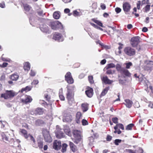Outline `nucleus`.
<instances>
[{"mask_svg":"<svg viewBox=\"0 0 153 153\" xmlns=\"http://www.w3.org/2000/svg\"><path fill=\"white\" fill-rule=\"evenodd\" d=\"M44 111V109L43 108L39 107L35 109L34 113L36 115H41L43 114Z\"/></svg>","mask_w":153,"mask_h":153,"instance_id":"15","label":"nucleus"},{"mask_svg":"<svg viewBox=\"0 0 153 153\" xmlns=\"http://www.w3.org/2000/svg\"><path fill=\"white\" fill-rule=\"evenodd\" d=\"M90 23L91 24V25L92 26L94 27L95 28L97 29L99 27H98V26L96 25H95V24L92 22H90Z\"/></svg>","mask_w":153,"mask_h":153,"instance_id":"58","label":"nucleus"},{"mask_svg":"<svg viewBox=\"0 0 153 153\" xmlns=\"http://www.w3.org/2000/svg\"><path fill=\"white\" fill-rule=\"evenodd\" d=\"M150 5H146L144 8V11L145 12L149 11L150 9Z\"/></svg>","mask_w":153,"mask_h":153,"instance_id":"42","label":"nucleus"},{"mask_svg":"<svg viewBox=\"0 0 153 153\" xmlns=\"http://www.w3.org/2000/svg\"><path fill=\"white\" fill-rule=\"evenodd\" d=\"M121 140L117 139L114 140V143L116 145H118L119 143L121 142Z\"/></svg>","mask_w":153,"mask_h":153,"instance_id":"48","label":"nucleus"},{"mask_svg":"<svg viewBox=\"0 0 153 153\" xmlns=\"http://www.w3.org/2000/svg\"><path fill=\"white\" fill-rule=\"evenodd\" d=\"M148 30V28L146 27H143L142 29V31L144 32H147Z\"/></svg>","mask_w":153,"mask_h":153,"instance_id":"62","label":"nucleus"},{"mask_svg":"<svg viewBox=\"0 0 153 153\" xmlns=\"http://www.w3.org/2000/svg\"><path fill=\"white\" fill-rule=\"evenodd\" d=\"M20 132L25 138L27 139L30 137V139L32 140L34 143H35V140L33 137L30 134H28L26 130L23 129H20Z\"/></svg>","mask_w":153,"mask_h":153,"instance_id":"7","label":"nucleus"},{"mask_svg":"<svg viewBox=\"0 0 153 153\" xmlns=\"http://www.w3.org/2000/svg\"><path fill=\"white\" fill-rule=\"evenodd\" d=\"M64 12L66 13H69L70 11V9L68 8H66L64 10Z\"/></svg>","mask_w":153,"mask_h":153,"instance_id":"60","label":"nucleus"},{"mask_svg":"<svg viewBox=\"0 0 153 153\" xmlns=\"http://www.w3.org/2000/svg\"><path fill=\"white\" fill-rule=\"evenodd\" d=\"M31 90V88L29 86H27L25 88H23L21 90V91L23 92L25 91L26 92H27Z\"/></svg>","mask_w":153,"mask_h":153,"instance_id":"40","label":"nucleus"},{"mask_svg":"<svg viewBox=\"0 0 153 153\" xmlns=\"http://www.w3.org/2000/svg\"><path fill=\"white\" fill-rule=\"evenodd\" d=\"M16 95L15 93L12 90H7L4 94H1V97L4 98L5 99H7L14 97Z\"/></svg>","mask_w":153,"mask_h":153,"instance_id":"2","label":"nucleus"},{"mask_svg":"<svg viewBox=\"0 0 153 153\" xmlns=\"http://www.w3.org/2000/svg\"><path fill=\"white\" fill-rule=\"evenodd\" d=\"M53 148L56 150L60 149L61 147V143L60 141L55 140L53 143Z\"/></svg>","mask_w":153,"mask_h":153,"instance_id":"13","label":"nucleus"},{"mask_svg":"<svg viewBox=\"0 0 153 153\" xmlns=\"http://www.w3.org/2000/svg\"><path fill=\"white\" fill-rule=\"evenodd\" d=\"M115 11L117 13H119L121 11V9L119 7H117L115 9Z\"/></svg>","mask_w":153,"mask_h":153,"instance_id":"53","label":"nucleus"},{"mask_svg":"<svg viewBox=\"0 0 153 153\" xmlns=\"http://www.w3.org/2000/svg\"><path fill=\"white\" fill-rule=\"evenodd\" d=\"M100 7L101 9L103 10L105 9L106 8V6L104 4H102L100 6Z\"/></svg>","mask_w":153,"mask_h":153,"instance_id":"63","label":"nucleus"},{"mask_svg":"<svg viewBox=\"0 0 153 153\" xmlns=\"http://www.w3.org/2000/svg\"><path fill=\"white\" fill-rule=\"evenodd\" d=\"M115 67V65L113 63H110L108 64L105 67V68L106 69H110L111 68H114Z\"/></svg>","mask_w":153,"mask_h":153,"instance_id":"35","label":"nucleus"},{"mask_svg":"<svg viewBox=\"0 0 153 153\" xmlns=\"http://www.w3.org/2000/svg\"><path fill=\"white\" fill-rule=\"evenodd\" d=\"M109 89V87H106L101 92L100 95V97H102L104 96L107 93Z\"/></svg>","mask_w":153,"mask_h":153,"instance_id":"25","label":"nucleus"},{"mask_svg":"<svg viewBox=\"0 0 153 153\" xmlns=\"http://www.w3.org/2000/svg\"><path fill=\"white\" fill-rule=\"evenodd\" d=\"M67 146V144L66 143L63 144L61 150V151L62 152H64L66 151Z\"/></svg>","mask_w":153,"mask_h":153,"instance_id":"39","label":"nucleus"},{"mask_svg":"<svg viewBox=\"0 0 153 153\" xmlns=\"http://www.w3.org/2000/svg\"><path fill=\"white\" fill-rule=\"evenodd\" d=\"M118 44L119 45V46L118 48V49L119 50H121V49L123 48V45L120 43H118Z\"/></svg>","mask_w":153,"mask_h":153,"instance_id":"56","label":"nucleus"},{"mask_svg":"<svg viewBox=\"0 0 153 153\" xmlns=\"http://www.w3.org/2000/svg\"><path fill=\"white\" fill-rule=\"evenodd\" d=\"M69 146L71 150L74 152H76L77 150L76 146L72 142H70Z\"/></svg>","mask_w":153,"mask_h":153,"instance_id":"22","label":"nucleus"},{"mask_svg":"<svg viewBox=\"0 0 153 153\" xmlns=\"http://www.w3.org/2000/svg\"><path fill=\"white\" fill-rule=\"evenodd\" d=\"M124 52L126 55L130 56H134L136 53L135 49L131 47H125L124 49Z\"/></svg>","mask_w":153,"mask_h":153,"instance_id":"4","label":"nucleus"},{"mask_svg":"<svg viewBox=\"0 0 153 153\" xmlns=\"http://www.w3.org/2000/svg\"><path fill=\"white\" fill-rule=\"evenodd\" d=\"M82 124L83 126H85L88 124V122L85 119H83L82 121Z\"/></svg>","mask_w":153,"mask_h":153,"instance_id":"45","label":"nucleus"},{"mask_svg":"<svg viewBox=\"0 0 153 153\" xmlns=\"http://www.w3.org/2000/svg\"><path fill=\"white\" fill-rule=\"evenodd\" d=\"M88 81L90 84H92L94 83L93 77L92 76H89L88 77Z\"/></svg>","mask_w":153,"mask_h":153,"instance_id":"38","label":"nucleus"},{"mask_svg":"<svg viewBox=\"0 0 153 153\" xmlns=\"http://www.w3.org/2000/svg\"><path fill=\"white\" fill-rule=\"evenodd\" d=\"M42 133L45 141L48 143H51L52 141V138L51 137L49 132L45 129H43Z\"/></svg>","mask_w":153,"mask_h":153,"instance_id":"3","label":"nucleus"},{"mask_svg":"<svg viewBox=\"0 0 153 153\" xmlns=\"http://www.w3.org/2000/svg\"><path fill=\"white\" fill-rule=\"evenodd\" d=\"M122 74H124L126 76L128 77H130L131 75V74L129 72V71L128 70L125 68H124L123 71L122 72Z\"/></svg>","mask_w":153,"mask_h":153,"instance_id":"24","label":"nucleus"},{"mask_svg":"<svg viewBox=\"0 0 153 153\" xmlns=\"http://www.w3.org/2000/svg\"><path fill=\"white\" fill-rule=\"evenodd\" d=\"M89 105L87 103H83L81 104V108L83 112L87 111Z\"/></svg>","mask_w":153,"mask_h":153,"instance_id":"19","label":"nucleus"},{"mask_svg":"<svg viewBox=\"0 0 153 153\" xmlns=\"http://www.w3.org/2000/svg\"><path fill=\"white\" fill-rule=\"evenodd\" d=\"M5 6V3L4 1L0 3V7L2 8H4Z\"/></svg>","mask_w":153,"mask_h":153,"instance_id":"55","label":"nucleus"},{"mask_svg":"<svg viewBox=\"0 0 153 153\" xmlns=\"http://www.w3.org/2000/svg\"><path fill=\"white\" fill-rule=\"evenodd\" d=\"M125 65H126V69H129L131 66L132 65V64L131 62H129L128 63H126Z\"/></svg>","mask_w":153,"mask_h":153,"instance_id":"43","label":"nucleus"},{"mask_svg":"<svg viewBox=\"0 0 153 153\" xmlns=\"http://www.w3.org/2000/svg\"><path fill=\"white\" fill-rule=\"evenodd\" d=\"M64 132L67 135L70 136H71V132L70 129H69V128L66 129L65 128L64 129Z\"/></svg>","mask_w":153,"mask_h":153,"instance_id":"36","label":"nucleus"},{"mask_svg":"<svg viewBox=\"0 0 153 153\" xmlns=\"http://www.w3.org/2000/svg\"><path fill=\"white\" fill-rule=\"evenodd\" d=\"M119 128L123 130L124 129V128L123 125L121 123H118L116 125V126L114 127L115 130H117L118 128Z\"/></svg>","mask_w":153,"mask_h":153,"instance_id":"28","label":"nucleus"},{"mask_svg":"<svg viewBox=\"0 0 153 153\" xmlns=\"http://www.w3.org/2000/svg\"><path fill=\"white\" fill-rule=\"evenodd\" d=\"M52 29L56 30L59 28L60 26L62 25L61 23L58 21L50 22L48 25Z\"/></svg>","mask_w":153,"mask_h":153,"instance_id":"6","label":"nucleus"},{"mask_svg":"<svg viewBox=\"0 0 153 153\" xmlns=\"http://www.w3.org/2000/svg\"><path fill=\"white\" fill-rule=\"evenodd\" d=\"M99 45L101 46V47L102 48L107 49L108 46L103 44V43L101 42H100L99 43Z\"/></svg>","mask_w":153,"mask_h":153,"instance_id":"49","label":"nucleus"},{"mask_svg":"<svg viewBox=\"0 0 153 153\" xmlns=\"http://www.w3.org/2000/svg\"><path fill=\"white\" fill-rule=\"evenodd\" d=\"M53 16L55 19H59L60 17V12L58 11L55 12L53 13Z\"/></svg>","mask_w":153,"mask_h":153,"instance_id":"27","label":"nucleus"},{"mask_svg":"<svg viewBox=\"0 0 153 153\" xmlns=\"http://www.w3.org/2000/svg\"><path fill=\"white\" fill-rule=\"evenodd\" d=\"M24 7L25 10L27 12L29 11L30 8V7L29 5L27 4H25L24 5Z\"/></svg>","mask_w":153,"mask_h":153,"instance_id":"41","label":"nucleus"},{"mask_svg":"<svg viewBox=\"0 0 153 153\" xmlns=\"http://www.w3.org/2000/svg\"><path fill=\"white\" fill-rule=\"evenodd\" d=\"M116 68L117 71L120 72L121 74H122V72L124 68L122 67L120 64H117L116 66Z\"/></svg>","mask_w":153,"mask_h":153,"instance_id":"23","label":"nucleus"},{"mask_svg":"<svg viewBox=\"0 0 153 153\" xmlns=\"http://www.w3.org/2000/svg\"><path fill=\"white\" fill-rule=\"evenodd\" d=\"M72 116L70 114H67L65 118V120L67 122H71L72 120Z\"/></svg>","mask_w":153,"mask_h":153,"instance_id":"30","label":"nucleus"},{"mask_svg":"<svg viewBox=\"0 0 153 153\" xmlns=\"http://www.w3.org/2000/svg\"><path fill=\"white\" fill-rule=\"evenodd\" d=\"M25 97L24 98H22L21 100L23 104H27L32 101L33 99L30 96L26 95Z\"/></svg>","mask_w":153,"mask_h":153,"instance_id":"10","label":"nucleus"},{"mask_svg":"<svg viewBox=\"0 0 153 153\" xmlns=\"http://www.w3.org/2000/svg\"><path fill=\"white\" fill-rule=\"evenodd\" d=\"M65 80L68 84H72L74 83V79L70 72H67L65 75Z\"/></svg>","mask_w":153,"mask_h":153,"instance_id":"8","label":"nucleus"},{"mask_svg":"<svg viewBox=\"0 0 153 153\" xmlns=\"http://www.w3.org/2000/svg\"><path fill=\"white\" fill-rule=\"evenodd\" d=\"M73 134L75 139V141H74V142L75 143L77 144L81 140V136L77 130H74L73 132Z\"/></svg>","mask_w":153,"mask_h":153,"instance_id":"9","label":"nucleus"},{"mask_svg":"<svg viewBox=\"0 0 153 153\" xmlns=\"http://www.w3.org/2000/svg\"><path fill=\"white\" fill-rule=\"evenodd\" d=\"M8 65L7 63V62H4L2 64L0 65V67L1 68H5Z\"/></svg>","mask_w":153,"mask_h":153,"instance_id":"51","label":"nucleus"},{"mask_svg":"<svg viewBox=\"0 0 153 153\" xmlns=\"http://www.w3.org/2000/svg\"><path fill=\"white\" fill-rule=\"evenodd\" d=\"M53 38L56 40L59 41H63L62 35L61 33L57 32H55L53 34Z\"/></svg>","mask_w":153,"mask_h":153,"instance_id":"12","label":"nucleus"},{"mask_svg":"<svg viewBox=\"0 0 153 153\" xmlns=\"http://www.w3.org/2000/svg\"><path fill=\"white\" fill-rule=\"evenodd\" d=\"M75 88V86L73 85H68L67 87V90L66 94V98L69 104L71 105L74 102V96Z\"/></svg>","mask_w":153,"mask_h":153,"instance_id":"1","label":"nucleus"},{"mask_svg":"<svg viewBox=\"0 0 153 153\" xmlns=\"http://www.w3.org/2000/svg\"><path fill=\"white\" fill-rule=\"evenodd\" d=\"M30 74V76H33L35 75L36 73L34 71L31 70Z\"/></svg>","mask_w":153,"mask_h":153,"instance_id":"52","label":"nucleus"},{"mask_svg":"<svg viewBox=\"0 0 153 153\" xmlns=\"http://www.w3.org/2000/svg\"><path fill=\"white\" fill-rule=\"evenodd\" d=\"M86 90L85 91L87 96L89 97H91L93 94V90L90 87L88 86L86 87Z\"/></svg>","mask_w":153,"mask_h":153,"instance_id":"14","label":"nucleus"},{"mask_svg":"<svg viewBox=\"0 0 153 153\" xmlns=\"http://www.w3.org/2000/svg\"><path fill=\"white\" fill-rule=\"evenodd\" d=\"M39 83V81L37 80H34L32 82L31 84L32 85H36Z\"/></svg>","mask_w":153,"mask_h":153,"instance_id":"54","label":"nucleus"},{"mask_svg":"<svg viewBox=\"0 0 153 153\" xmlns=\"http://www.w3.org/2000/svg\"><path fill=\"white\" fill-rule=\"evenodd\" d=\"M59 96L60 99L62 101H64L65 100V98L62 94V89H60L59 91Z\"/></svg>","mask_w":153,"mask_h":153,"instance_id":"29","label":"nucleus"},{"mask_svg":"<svg viewBox=\"0 0 153 153\" xmlns=\"http://www.w3.org/2000/svg\"><path fill=\"white\" fill-rule=\"evenodd\" d=\"M19 78V76L17 73H14L13 74L10 75V79L12 81H16Z\"/></svg>","mask_w":153,"mask_h":153,"instance_id":"18","label":"nucleus"},{"mask_svg":"<svg viewBox=\"0 0 153 153\" xmlns=\"http://www.w3.org/2000/svg\"><path fill=\"white\" fill-rule=\"evenodd\" d=\"M73 14L75 16H79V13L76 10H74L73 11Z\"/></svg>","mask_w":153,"mask_h":153,"instance_id":"44","label":"nucleus"},{"mask_svg":"<svg viewBox=\"0 0 153 153\" xmlns=\"http://www.w3.org/2000/svg\"><path fill=\"white\" fill-rule=\"evenodd\" d=\"M107 70V71H106V74H114L115 72V70H113L110 69H108Z\"/></svg>","mask_w":153,"mask_h":153,"instance_id":"37","label":"nucleus"},{"mask_svg":"<svg viewBox=\"0 0 153 153\" xmlns=\"http://www.w3.org/2000/svg\"><path fill=\"white\" fill-rule=\"evenodd\" d=\"M106 60L105 59H103L100 62V64L102 65H104L106 62Z\"/></svg>","mask_w":153,"mask_h":153,"instance_id":"64","label":"nucleus"},{"mask_svg":"<svg viewBox=\"0 0 153 153\" xmlns=\"http://www.w3.org/2000/svg\"><path fill=\"white\" fill-rule=\"evenodd\" d=\"M23 127H24L25 128H26L27 129L29 128V126L26 123H24L22 126Z\"/></svg>","mask_w":153,"mask_h":153,"instance_id":"61","label":"nucleus"},{"mask_svg":"<svg viewBox=\"0 0 153 153\" xmlns=\"http://www.w3.org/2000/svg\"><path fill=\"white\" fill-rule=\"evenodd\" d=\"M82 116V114L80 112H77L76 114L75 121L78 124L80 123V119Z\"/></svg>","mask_w":153,"mask_h":153,"instance_id":"17","label":"nucleus"},{"mask_svg":"<svg viewBox=\"0 0 153 153\" xmlns=\"http://www.w3.org/2000/svg\"><path fill=\"white\" fill-rule=\"evenodd\" d=\"M64 133L61 131H58L56 133V137L59 139H60L63 137Z\"/></svg>","mask_w":153,"mask_h":153,"instance_id":"31","label":"nucleus"},{"mask_svg":"<svg viewBox=\"0 0 153 153\" xmlns=\"http://www.w3.org/2000/svg\"><path fill=\"white\" fill-rule=\"evenodd\" d=\"M140 1H138L137 4V8L138 10H140Z\"/></svg>","mask_w":153,"mask_h":153,"instance_id":"57","label":"nucleus"},{"mask_svg":"<svg viewBox=\"0 0 153 153\" xmlns=\"http://www.w3.org/2000/svg\"><path fill=\"white\" fill-rule=\"evenodd\" d=\"M112 139V137L109 134H108L106 138V140L108 141H111Z\"/></svg>","mask_w":153,"mask_h":153,"instance_id":"47","label":"nucleus"},{"mask_svg":"<svg viewBox=\"0 0 153 153\" xmlns=\"http://www.w3.org/2000/svg\"><path fill=\"white\" fill-rule=\"evenodd\" d=\"M2 139L4 142L7 141H8V139L7 136L4 134V133H2L1 134Z\"/></svg>","mask_w":153,"mask_h":153,"instance_id":"33","label":"nucleus"},{"mask_svg":"<svg viewBox=\"0 0 153 153\" xmlns=\"http://www.w3.org/2000/svg\"><path fill=\"white\" fill-rule=\"evenodd\" d=\"M43 142L40 140L38 141V146L40 149H42L43 148Z\"/></svg>","mask_w":153,"mask_h":153,"instance_id":"34","label":"nucleus"},{"mask_svg":"<svg viewBox=\"0 0 153 153\" xmlns=\"http://www.w3.org/2000/svg\"><path fill=\"white\" fill-rule=\"evenodd\" d=\"M23 68L25 71H28L30 68V63L28 62H25L24 64Z\"/></svg>","mask_w":153,"mask_h":153,"instance_id":"21","label":"nucleus"},{"mask_svg":"<svg viewBox=\"0 0 153 153\" xmlns=\"http://www.w3.org/2000/svg\"><path fill=\"white\" fill-rule=\"evenodd\" d=\"M44 97L45 99H46V100L48 102H49L50 101L51 98L47 94H45L44 95Z\"/></svg>","mask_w":153,"mask_h":153,"instance_id":"46","label":"nucleus"},{"mask_svg":"<svg viewBox=\"0 0 153 153\" xmlns=\"http://www.w3.org/2000/svg\"><path fill=\"white\" fill-rule=\"evenodd\" d=\"M99 26L101 27H103V25L102 22L99 21H98L97 23H96Z\"/></svg>","mask_w":153,"mask_h":153,"instance_id":"59","label":"nucleus"},{"mask_svg":"<svg viewBox=\"0 0 153 153\" xmlns=\"http://www.w3.org/2000/svg\"><path fill=\"white\" fill-rule=\"evenodd\" d=\"M125 103H124L127 107L130 108L132 106V102L129 99H126L125 100Z\"/></svg>","mask_w":153,"mask_h":153,"instance_id":"20","label":"nucleus"},{"mask_svg":"<svg viewBox=\"0 0 153 153\" xmlns=\"http://www.w3.org/2000/svg\"><path fill=\"white\" fill-rule=\"evenodd\" d=\"M112 120L114 123H118V119L117 117L113 118Z\"/></svg>","mask_w":153,"mask_h":153,"instance_id":"50","label":"nucleus"},{"mask_svg":"<svg viewBox=\"0 0 153 153\" xmlns=\"http://www.w3.org/2000/svg\"><path fill=\"white\" fill-rule=\"evenodd\" d=\"M102 82L106 84H111L113 81L108 79L107 76H103L101 78Z\"/></svg>","mask_w":153,"mask_h":153,"instance_id":"16","label":"nucleus"},{"mask_svg":"<svg viewBox=\"0 0 153 153\" xmlns=\"http://www.w3.org/2000/svg\"><path fill=\"white\" fill-rule=\"evenodd\" d=\"M134 126V124L133 123H131L126 127V129L127 130H131L132 129V128Z\"/></svg>","mask_w":153,"mask_h":153,"instance_id":"32","label":"nucleus"},{"mask_svg":"<svg viewBox=\"0 0 153 153\" xmlns=\"http://www.w3.org/2000/svg\"><path fill=\"white\" fill-rule=\"evenodd\" d=\"M123 7L125 13H126L129 12L131 8V5L130 3L126 2L123 4Z\"/></svg>","mask_w":153,"mask_h":153,"instance_id":"11","label":"nucleus"},{"mask_svg":"<svg viewBox=\"0 0 153 153\" xmlns=\"http://www.w3.org/2000/svg\"><path fill=\"white\" fill-rule=\"evenodd\" d=\"M140 37L138 36L134 37L131 38L130 40L131 45L133 47H136L140 43Z\"/></svg>","mask_w":153,"mask_h":153,"instance_id":"5","label":"nucleus"},{"mask_svg":"<svg viewBox=\"0 0 153 153\" xmlns=\"http://www.w3.org/2000/svg\"><path fill=\"white\" fill-rule=\"evenodd\" d=\"M41 30L42 32L47 33L49 31L48 27L45 25H44L41 27Z\"/></svg>","mask_w":153,"mask_h":153,"instance_id":"26","label":"nucleus"}]
</instances>
